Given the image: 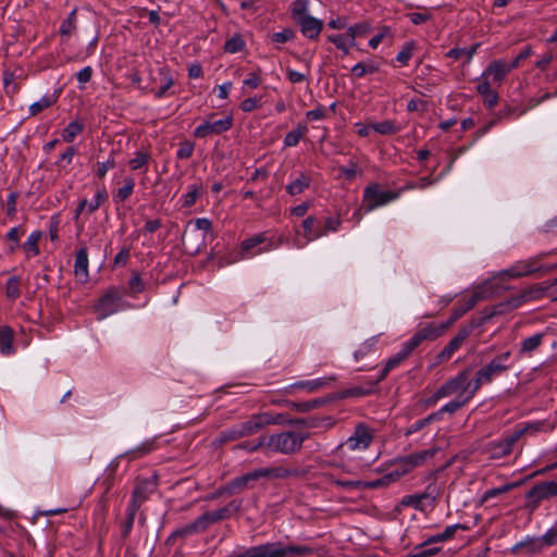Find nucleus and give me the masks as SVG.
Returning a JSON list of instances; mask_svg holds the SVG:
<instances>
[{
    "label": "nucleus",
    "mask_w": 557,
    "mask_h": 557,
    "mask_svg": "<svg viewBox=\"0 0 557 557\" xmlns=\"http://www.w3.org/2000/svg\"><path fill=\"white\" fill-rule=\"evenodd\" d=\"M330 379H317V380H310V381H300L293 385L295 388H304L308 392H314L319 388L325 386L327 384V381Z\"/></svg>",
    "instance_id": "nucleus-50"
},
{
    "label": "nucleus",
    "mask_w": 557,
    "mask_h": 557,
    "mask_svg": "<svg viewBox=\"0 0 557 557\" xmlns=\"http://www.w3.org/2000/svg\"><path fill=\"white\" fill-rule=\"evenodd\" d=\"M265 440H267L265 436H260L259 438H257L255 441L243 442L237 447L245 449L247 451H256L259 448L265 446Z\"/></svg>",
    "instance_id": "nucleus-60"
},
{
    "label": "nucleus",
    "mask_w": 557,
    "mask_h": 557,
    "mask_svg": "<svg viewBox=\"0 0 557 557\" xmlns=\"http://www.w3.org/2000/svg\"><path fill=\"white\" fill-rule=\"evenodd\" d=\"M543 337H544V334L539 333V334H535L531 337L523 339L521 343L520 354H530V352L536 350L541 346V344L543 342Z\"/></svg>",
    "instance_id": "nucleus-44"
},
{
    "label": "nucleus",
    "mask_w": 557,
    "mask_h": 557,
    "mask_svg": "<svg viewBox=\"0 0 557 557\" xmlns=\"http://www.w3.org/2000/svg\"><path fill=\"white\" fill-rule=\"evenodd\" d=\"M83 132V126L78 122H71L62 133V138L66 143H71L74 138Z\"/></svg>",
    "instance_id": "nucleus-53"
},
{
    "label": "nucleus",
    "mask_w": 557,
    "mask_h": 557,
    "mask_svg": "<svg viewBox=\"0 0 557 557\" xmlns=\"http://www.w3.org/2000/svg\"><path fill=\"white\" fill-rule=\"evenodd\" d=\"M326 404V399L324 398H315V399H312V400H308V401H292V400H286V405L297 411V412H308L314 408H318L322 405Z\"/></svg>",
    "instance_id": "nucleus-33"
},
{
    "label": "nucleus",
    "mask_w": 557,
    "mask_h": 557,
    "mask_svg": "<svg viewBox=\"0 0 557 557\" xmlns=\"http://www.w3.org/2000/svg\"><path fill=\"white\" fill-rule=\"evenodd\" d=\"M243 437L252 435L265 426L263 413L255 414L249 420L237 424Z\"/></svg>",
    "instance_id": "nucleus-27"
},
{
    "label": "nucleus",
    "mask_w": 557,
    "mask_h": 557,
    "mask_svg": "<svg viewBox=\"0 0 557 557\" xmlns=\"http://www.w3.org/2000/svg\"><path fill=\"white\" fill-rule=\"evenodd\" d=\"M519 299L520 298H517V296H513L505 301H502L497 305L492 306V309H493L492 314L502 315V314H506V313L519 308L521 306Z\"/></svg>",
    "instance_id": "nucleus-37"
},
{
    "label": "nucleus",
    "mask_w": 557,
    "mask_h": 557,
    "mask_svg": "<svg viewBox=\"0 0 557 557\" xmlns=\"http://www.w3.org/2000/svg\"><path fill=\"white\" fill-rule=\"evenodd\" d=\"M54 101H55V99H53L52 97L44 96L40 100H38L29 106V114L32 116L37 115L45 109L51 107L54 103Z\"/></svg>",
    "instance_id": "nucleus-51"
},
{
    "label": "nucleus",
    "mask_w": 557,
    "mask_h": 557,
    "mask_svg": "<svg viewBox=\"0 0 557 557\" xmlns=\"http://www.w3.org/2000/svg\"><path fill=\"white\" fill-rule=\"evenodd\" d=\"M102 193L98 190L91 200L84 199L76 208V216L81 214H90L97 210L101 205Z\"/></svg>",
    "instance_id": "nucleus-32"
},
{
    "label": "nucleus",
    "mask_w": 557,
    "mask_h": 557,
    "mask_svg": "<svg viewBox=\"0 0 557 557\" xmlns=\"http://www.w3.org/2000/svg\"><path fill=\"white\" fill-rule=\"evenodd\" d=\"M233 125L232 116L216 120L214 122H205L195 128L194 135L198 138H205L211 134H222L228 131Z\"/></svg>",
    "instance_id": "nucleus-15"
},
{
    "label": "nucleus",
    "mask_w": 557,
    "mask_h": 557,
    "mask_svg": "<svg viewBox=\"0 0 557 557\" xmlns=\"http://www.w3.org/2000/svg\"><path fill=\"white\" fill-rule=\"evenodd\" d=\"M150 160L151 156L148 151H137L135 158L131 159L128 164L133 171H136L146 166Z\"/></svg>",
    "instance_id": "nucleus-48"
},
{
    "label": "nucleus",
    "mask_w": 557,
    "mask_h": 557,
    "mask_svg": "<svg viewBox=\"0 0 557 557\" xmlns=\"http://www.w3.org/2000/svg\"><path fill=\"white\" fill-rule=\"evenodd\" d=\"M41 237H42L41 231H34L33 233H30V235L27 237V239L23 243L22 248L25 251L27 259L36 257L40 253L39 242H40Z\"/></svg>",
    "instance_id": "nucleus-28"
},
{
    "label": "nucleus",
    "mask_w": 557,
    "mask_h": 557,
    "mask_svg": "<svg viewBox=\"0 0 557 557\" xmlns=\"http://www.w3.org/2000/svg\"><path fill=\"white\" fill-rule=\"evenodd\" d=\"M470 400V396H465L463 394H459L457 398L450 400L445 406L441 408V412L443 413H455L460 408H462Z\"/></svg>",
    "instance_id": "nucleus-46"
},
{
    "label": "nucleus",
    "mask_w": 557,
    "mask_h": 557,
    "mask_svg": "<svg viewBox=\"0 0 557 557\" xmlns=\"http://www.w3.org/2000/svg\"><path fill=\"white\" fill-rule=\"evenodd\" d=\"M557 251L552 250L550 252H542L535 258H530L524 261H519L516 264H513L510 269L504 271L503 275H507L509 277H521L525 275H530L536 271H540L542 269L541 265H539V260L544 259L545 257L549 255H555Z\"/></svg>",
    "instance_id": "nucleus-8"
},
{
    "label": "nucleus",
    "mask_w": 557,
    "mask_h": 557,
    "mask_svg": "<svg viewBox=\"0 0 557 557\" xmlns=\"http://www.w3.org/2000/svg\"><path fill=\"white\" fill-rule=\"evenodd\" d=\"M288 424L302 425L307 429H315L322 425L331 426L333 422L331 417H306L289 420Z\"/></svg>",
    "instance_id": "nucleus-25"
},
{
    "label": "nucleus",
    "mask_w": 557,
    "mask_h": 557,
    "mask_svg": "<svg viewBox=\"0 0 557 557\" xmlns=\"http://www.w3.org/2000/svg\"><path fill=\"white\" fill-rule=\"evenodd\" d=\"M447 329V324L445 323L436 324L432 322L419 327L418 331L405 343L412 351H414L423 342L435 341L442 336Z\"/></svg>",
    "instance_id": "nucleus-5"
},
{
    "label": "nucleus",
    "mask_w": 557,
    "mask_h": 557,
    "mask_svg": "<svg viewBox=\"0 0 557 557\" xmlns=\"http://www.w3.org/2000/svg\"><path fill=\"white\" fill-rule=\"evenodd\" d=\"M522 436V432H515L505 438L491 442L487 446V450L490 451L492 458H502L511 454L513 446Z\"/></svg>",
    "instance_id": "nucleus-14"
},
{
    "label": "nucleus",
    "mask_w": 557,
    "mask_h": 557,
    "mask_svg": "<svg viewBox=\"0 0 557 557\" xmlns=\"http://www.w3.org/2000/svg\"><path fill=\"white\" fill-rule=\"evenodd\" d=\"M380 382H376V380H375V381H370V382L366 383L364 385H357V386H352V387L343 389L342 392H339V398H356V397L372 395L376 392L375 387Z\"/></svg>",
    "instance_id": "nucleus-23"
},
{
    "label": "nucleus",
    "mask_w": 557,
    "mask_h": 557,
    "mask_svg": "<svg viewBox=\"0 0 557 557\" xmlns=\"http://www.w3.org/2000/svg\"><path fill=\"white\" fill-rule=\"evenodd\" d=\"M296 24L300 27L301 34L310 40L318 39L324 26L322 20L312 15L300 16Z\"/></svg>",
    "instance_id": "nucleus-17"
},
{
    "label": "nucleus",
    "mask_w": 557,
    "mask_h": 557,
    "mask_svg": "<svg viewBox=\"0 0 557 557\" xmlns=\"http://www.w3.org/2000/svg\"><path fill=\"white\" fill-rule=\"evenodd\" d=\"M548 289V286H545L543 284H534L521 292V294L517 295V298H520V305L533 300L539 299L542 296L545 295L546 290Z\"/></svg>",
    "instance_id": "nucleus-31"
},
{
    "label": "nucleus",
    "mask_w": 557,
    "mask_h": 557,
    "mask_svg": "<svg viewBox=\"0 0 557 557\" xmlns=\"http://www.w3.org/2000/svg\"><path fill=\"white\" fill-rule=\"evenodd\" d=\"M540 541L545 546H553L557 544V527L549 529Z\"/></svg>",
    "instance_id": "nucleus-64"
},
{
    "label": "nucleus",
    "mask_w": 557,
    "mask_h": 557,
    "mask_svg": "<svg viewBox=\"0 0 557 557\" xmlns=\"http://www.w3.org/2000/svg\"><path fill=\"white\" fill-rule=\"evenodd\" d=\"M261 82V70L258 69L257 71L249 73L248 77L244 79L243 84L250 89H255L260 86Z\"/></svg>",
    "instance_id": "nucleus-61"
},
{
    "label": "nucleus",
    "mask_w": 557,
    "mask_h": 557,
    "mask_svg": "<svg viewBox=\"0 0 557 557\" xmlns=\"http://www.w3.org/2000/svg\"><path fill=\"white\" fill-rule=\"evenodd\" d=\"M511 356L510 351H505L494 359H492L487 364L478 370V374L485 383H491L494 377L500 375L502 373L508 371L510 369V364L507 363Z\"/></svg>",
    "instance_id": "nucleus-7"
},
{
    "label": "nucleus",
    "mask_w": 557,
    "mask_h": 557,
    "mask_svg": "<svg viewBox=\"0 0 557 557\" xmlns=\"http://www.w3.org/2000/svg\"><path fill=\"white\" fill-rule=\"evenodd\" d=\"M413 351L410 349V347L403 343L401 348L398 352H396L394 356H392L385 363L384 368L382 369L379 377L376 379V382L383 381L389 371L398 367L403 361H405Z\"/></svg>",
    "instance_id": "nucleus-19"
},
{
    "label": "nucleus",
    "mask_w": 557,
    "mask_h": 557,
    "mask_svg": "<svg viewBox=\"0 0 557 557\" xmlns=\"http://www.w3.org/2000/svg\"><path fill=\"white\" fill-rule=\"evenodd\" d=\"M77 153V149L74 146H70L59 157L55 162V166L58 170H64L69 164H71L74 156Z\"/></svg>",
    "instance_id": "nucleus-52"
},
{
    "label": "nucleus",
    "mask_w": 557,
    "mask_h": 557,
    "mask_svg": "<svg viewBox=\"0 0 557 557\" xmlns=\"http://www.w3.org/2000/svg\"><path fill=\"white\" fill-rule=\"evenodd\" d=\"M371 127L381 135H394L400 131V126L396 125L395 122L389 120L372 123Z\"/></svg>",
    "instance_id": "nucleus-43"
},
{
    "label": "nucleus",
    "mask_w": 557,
    "mask_h": 557,
    "mask_svg": "<svg viewBox=\"0 0 557 557\" xmlns=\"http://www.w3.org/2000/svg\"><path fill=\"white\" fill-rule=\"evenodd\" d=\"M525 508L531 512L536 510L542 500L547 499L545 490L542 487L541 483L534 485L527 494H525Z\"/></svg>",
    "instance_id": "nucleus-26"
},
{
    "label": "nucleus",
    "mask_w": 557,
    "mask_h": 557,
    "mask_svg": "<svg viewBox=\"0 0 557 557\" xmlns=\"http://www.w3.org/2000/svg\"><path fill=\"white\" fill-rule=\"evenodd\" d=\"M311 177L308 174L301 173L295 181L286 186V191L290 196L301 194L310 186Z\"/></svg>",
    "instance_id": "nucleus-35"
},
{
    "label": "nucleus",
    "mask_w": 557,
    "mask_h": 557,
    "mask_svg": "<svg viewBox=\"0 0 557 557\" xmlns=\"http://www.w3.org/2000/svg\"><path fill=\"white\" fill-rule=\"evenodd\" d=\"M487 297L488 295L486 289L483 286H480L472 293V295L465 301L463 305L455 307L453 309L450 318L444 323L447 324V327H449L457 320H459L466 312L471 310L479 301L484 300Z\"/></svg>",
    "instance_id": "nucleus-12"
},
{
    "label": "nucleus",
    "mask_w": 557,
    "mask_h": 557,
    "mask_svg": "<svg viewBox=\"0 0 557 557\" xmlns=\"http://www.w3.org/2000/svg\"><path fill=\"white\" fill-rule=\"evenodd\" d=\"M76 28V10H73L69 16L61 23L60 34L70 36Z\"/></svg>",
    "instance_id": "nucleus-54"
},
{
    "label": "nucleus",
    "mask_w": 557,
    "mask_h": 557,
    "mask_svg": "<svg viewBox=\"0 0 557 557\" xmlns=\"http://www.w3.org/2000/svg\"><path fill=\"white\" fill-rule=\"evenodd\" d=\"M438 448L433 447L430 449L417 451L400 458H397L394 461V469L392 473L396 480H399L403 475L409 473L414 468L423 465L428 459H431L435 456Z\"/></svg>",
    "instance_id": "nucleus-2"
},
{
    "label": "nucleus",
    "mask_w": 557,
    "mask_h": 557,
    "mask_svg": "<svg viewBox=\"0 0 557 557\" xmlns=\"http://www.w3.org/2000/svg\"><path fill=\"white\" fill-rule=\"evenodd\" d=\"M260 472V476L262 478H271V479H288L292 476H300L302 471L298 468H285V467H268V468H258Z\"/></svg>",
    "instance_id": "nucleus-20"
},
{
    "label": "nucleus",
    "mask_w": 557,
    "mask_h": 557,
    "mask_svg": "<svg viewBox=\"0 0 557 557\" xmlns=\"http://www.w3.org/2000/svg\"><path fill=\"white\" fill-rule=\"evenodd\" d=\"M200 186L191 185L189 191L183 197V206L187 208L194 206L200 195Z\"/></svg>",
    "instance_id": "nucleus-58"
},
{
    "label": "nucleus",
    "mask_w": 557,
    "mask_h": 557,
    "mask_svg": "<svg viewBox=\"0 0 557 557\" xmlns=\"http://www.w3.org/2000/svg\"><path fill=\"white\" fill-rule=\"evenodd\" d=\"M74 274L79 282L88 278V253L86 248H81L75 256Z\"/></svg>",
    "instance_id": "nucleus-24"
},
{
    "label": "nucleus",
    "mask_w": 557,
    "mask_h": 557,
    "mask_svg": "<svg viewBox=\"0 0 557 557\" xmlns=\"http://www.w3.org/2000/svg\"><path fill=\"white\" fill-rule=\"evenodd\" d=\"M14 332L10 326L0 327V351L4 356L14 352L13 347Z\"/></svg>",
    "instance_id": "nucleus-29"
},
{
    "label": "nucleus",
    "mask_w": 557,
    "mask_h": 557,
    "mask_svg": "<svg viewBox=\"0 0 557 557\" xmlns=\"http://www.w3.org/2000/svg\"><path fill=\"white\" fill-rule=\"evenodd\" d=\"M327 40L336 46L339 50L343 51L344 54L349 53V40L345 35H329Z\"/></svg>",
    "instance_id": "nucleus-55"
},
{
    "label": "nucleus",
    "mask_w": 557,
    "mask_h": 557,
    "mask_svg": "<svg viewBox=\"0 0 557 557\" xmlns=\"http://www.w3.org/2000/svg\"><path fill=\"white\" fill-rule=\"evenodd\" d=\"M342 225L339 216H327L322 223L325 235L330 232H336Z\"/></svg>",
    "instance_id": "nucleus-63"
},
{
    "label": "nucleus",
    "mask_w": 557,
    "mask_h": 557,
    "mask_svg": "<svg viewBox=\"0 0 557 557\" xmlns=\"http://www.w3.org/2000/svg\"><path fill=\"white\" fill-rule=\"evenodd\" d=\"M158 486V478L157 475H152L146 479H137L133 494L132 502L129 507L134 509H139L140 506L149 499L150 495L157 491Z\"/></svg>",
    "instance_id": "nucleus-6"
},
{
    "label": "nucleus",
    "mask_w": 557,
    "mask_h": 557,
    "mask_svg": "<svg viewBox=\"0 0 557 557\" xmlns=\"http://www.w3.org/2000/svg\"><path fill=\"white\" fill-rule=\"evenodd\" d=\"M379 71V65L372 61L359 62L352 66L351 73L354 76L360 78L368 74H374Z\"/></svg>",
    "instance_id": "nucleus-40"
},
{
    "label": "nucleus",
    "mask_w": 557,
    "mask_h": 557,
    "mask_svg": "<svg viewBox=\"0 0 557 557\" xmlns=\"http://www.w3.org/2000/svg\"><path fill=\"white\" fill-rule=\"evenodd\" d=\"M21 277L20 276H11L5 284V296L15 300L21 296Z\"/></svg>",
    "instance_id": "nucleus-45"
},
{
    "label": "nucleus",
    "mask_w": 557,
    "mask_h": 557,
    "mask_svg": "<svg viewBox=\"0 0 557 557\" xmlns=\"http://www.w3.org/2000/svg\"><path fill=\"white\" fill-rule=\"evenodd\" d=\"M373 436L367 425L359 423L356 425L351 436L345 443H342L338 448H347L350 451L357 449H367L372 443Z\"/></svg>",
    "instance_id": "nucleus-9"
},
{
    "label": "nucleus",
    "mask_w": 557,
    "mask_h": 557,
    "mask_svg": "<svg viewBox=\"0 0 557 557\" xmlns=\"http://www.w3.org/2000/svg\"><path fill=\"white\" fill-rule=\"evenodd\" d=\"M304 236L307 242H312L325 235L322 222L310 215L302 222Z\"/></svg>",
    "instance_id": "nucleus-22"
},
{
    "label": "nucleus",
    "mask_w": 557,
    "mask_h": 557,
    "mask_svg": "<svg viewBox=\"0 0 557 557\" xmlns=\"http://www.w3.org/2000/svg\"><path fill=\"white\" fill-rule=\"evenodd\" d=\"M125 294L126 292L124 289L121 290L115 287L107 289V317L131 307V305L124 300Z\"/></svg>",
    "instance_id": "nucleus-18"
},
{
    "label": "nucleus",
    "mask_w": 557,
    "mask_h": 557,
    "mask_svg": "<svg viewBox=\"0 0 557 557\" xmlns=\"http://www.w3.org/2000/svg\"><path fill=\"white\" fill-rule=\"evenodd\" d=\"M430 478L433 479V482H431L426 486L425 491L421 494L422 497H424V499L429 502L428 506L433 508L437 504V500L441 496V487L435 483V472L431 473Z\"/></svg>",
    "instance_id": "nucleus-34"
},
{
    "label": "nucleus",
    "mask_w": 557,
    "mask_h": 557,
    "mask_svg": "<svg viewBox=\"0 0 557 557\" xmlns=\"http://www.w3.org/2000/svg\"><path fill=\"white\" fill-rule=\"evenodd\" d=\"M263 418H264L265 426L270 425V424H278V425L288 424V421L290 420V419H288V416L286 413L265 412V413H263Z\"/></svg>",
    "instance_id": "nucleus-56"
},
{
    "label": "nucleus",
    "mask_w": 557,
    "mask_h": 557,
    "mask_svg": "<svg viewBox=\"0 0 557 557\" xmlns=\"http://www.w3.org/2000/svg\"><path fill=\"white\" fill-rule=\"evenodd\" d=\"M370 30L368 23H359L350 26L346 33L350 47L356 45V38L364 36Z\"/></svg>",
    "instance_id": "nucleus-42"
},
{
    "label": "nucleus",
    "mask_w": 557,
    "mask_h": 557,
    "mask_svg": "<svg viewBox=\"0 0 557 557\" xmlns=\"http://www.w3.org/2000/svg\"><path fill=\"white\" fill-rule=\"evenodd\" d=\"M194 149H195L194 143H191L189 140L182 141L180 144V148L176 152L177 159H182V160L189 159L193 156Z\"/></svg>",
    "instance_id": "nucleus-59"
},
{
    "label": "nucleus",
    "mask_w": 557,
    "mask_h": 557,
    "mask_svg": "<svg viewBox=\"0 0 557 557\" xmlns=\"http://www.w3.org/2000/svg\"><path fill=\"white\" fill-rule=\"evenodd\" d=\"M400 504L406 507H412L419 511H424L428 507L424 497H422V494L406 495L400 500Z\"/></svg>",
    "instance_id": "nucleus-41"
},
{
    "label": "nucleus",
    "mask_w": 557,
    "mask_h": 557,
    "mask_svg": "<svg viewBox=\"0 0 557 557\" xmlns=\"http://www.w3.org/2000/svg\"><path fill=\"white\" fill-rule=\"evenodd\" d=\"M292 17L295 22L298 21L300 16H308L309 14V8H308V0H295L292 3Z\"/></svg>",
    "instance_id": "nucleus-49"
},
{
    "label": "nucleus",
    "mask_w": 557,
    "mask_h": 557,
    "mask_svg": "<svg viewBox=\"0 0 557 557\" xmlns=\"http://www.w3.org/2000/svg\"><path fill=\"white\" fill-rule=\"evenodd\" d=\"M243 435L237 424L221 431L214 440V443L219 446H222L228 442H233L242 438Z\"/></svg>",
    "instance_id": "nucleus-36"
},
{
    "label": "nucleus",
    "mask_w": 557,
    "mask_h": 557,
    "mask_svg": "<svg viewBox=\"0 0 557 557\" xmlns=\"http://www.w3.org/2000/svg\"><path fill=\"white\" fill-rule=\"evenodd\" d=\"M397 197V191L384 190L380 188L379 184H372L364 188L363 205L366 207V211L369 212L395 200Z\"/></svg>",
    "instance_id": "nucleus-4"
},
{
    "label": "nucleus",
    "mask_w": 557,
    "mask_h": 557,
    "mask_svg": "<svg viewBox=\"0 0 557 557\" xmlns=\"http://www.w3.org/2000/svg\"><path fill=\"white\" fill-rule=\"evenodd\" d=\"M260 479L261 476L259 469H255L253 471L232 479L231 481L227 482L226 491L228 492V496L238 494L246 488L253 487V483Z\"/></svg>",
    "instance_id": "nucleus-16"
},
{
    "label": "nucleus",
    "mask_w": 557,
    "mask_h": 557,
    "mask_svg": "<svg viewBox=\"0 0 557 557\" xmlns=\"http://www.w3.org/2000/svg\"><path fill=\"white\" fill-rule=\"evenodd\" d=\"M480 47L479 42L473 44L469 48H453L446 52V58L459 60L465 58V63H469L473 55L476 53L478 48Z\"/></svg>",
    "instance_id": "nucleus-30"
},
{
    "label": "nucleus",
    "mask_w": 557,
    "mask_h": 557,
    "mask_svg": "<svg viewBox=\"0 0 557 557\" xmlns=\"http://www.w3.org/2000/svg\"><path fill=\"white\" fill-rule=\"evenodd\" d=\"M468 377V371L460 372L457 376L447 381L437 389V396L447 397L459 391H461L460 394L465 395L471 386V381H469Z\"/></svg>",
    "instance_id": "nucleus-13"
},
{
    "label": "nucleus",
    "mask_w": 557,
    "mask_h": 557,
    "mask_svg": "<svg viewBox=\"0 0 557 557\" xmlns=\"http://www.w3.org/2000/svg\"><path fill=\"white\" fill-rule=\"evenodd\" d=\"M509 72H511V69L504 60H494L482 73V77L491 76L494 82L500 84Z\"/></svg>",
    "instance_id": "nucleus-21"
},
{
    "label": "nucleus",
    "mask_w": 557,
    "mask_h": 557,
    "mask_svg": "<svg viewBox=\"0 0 557 557\" xmlns=\"http://www.w3.org/2000/svg\"><path fill=\"white\" fill-rule=\"evenodd\" d=\"M276 245H274L264 233L262 234H256L245 240L240 244V250L243 255L245 256H255L257 253L268 251L272 248H275Z\"/></svg>",
    "instance_id": "nucleus-10"
},
{
    "label": "nucleus",
    "mask_w": 557,
    "mask_h": 557,
    "mask_svg": "<svg viewBox=\"0 0 557 557\" xmlns=\"http://www.w3.org/2000/svg\"><path fill=\"white\" fill-rule=\"evenodd\" d=\"M135 187V181L133 177H125L122 187L113 191V199L117 202L125 201L132 194Z\"/></svg>",
    "instance_id": "nucleus-38"
},
{
    "label": "nucleus",
    "mask_w": 557,
    "mask_h": 557,
    "mask_svg": "<svg viewBox=\"0 0 557 557\" xmlns=\"http://www.w3.org/2000/svg\"><path fill=\"white\" fill-rule=\"evenodd\" d=\"M245 47V40L239 34H236L225 41L224 51L227 53H236L243 51Z\"/></svg>",
    "instance_id": "nucleus-47"
},
{
    "label": "nucleus",
    "mask_w": 557,
    "mask_h": 557,
    "mask_svg": "<svg viewBox=\"0 0 557 557\" xmlns=\"http://www.w3.org/2000/svg\"><path fill=\"white\" fill-rule=\"evenodd\" d=\"M414 46H416L414 41L406 42L405 46L403 47V49L398 52V54L396 57V60L399 63H401L403 65H407L408 61L412 57V52H413Z\"/></svg>",
    "instance_id": "nucleus-57"
},
{
    "label": "nucleus",
    "mask_w": 557,
    "mask_h": 557,
    "mask_svg": "<svg viewBox=\"0 0 557 557\" xmlns=\"http://www.w3.org/2000/svg\"><path fill=\"white\" fill-rule=\"evenodd\" d=\"M308 132V128L305 124H298L296 129L288 132L284 137V146L285 147H295L298 145L299 140L305 136Z\"/></svg>",
    "instance_id": "nucleus-39"
},
{
    "label": "nucleus",
    "mask_w": 557,
    "mask_h": 557,
    "mask_svg": "<svg viewBox=\"0 0 557 557\" xmlns=\"http://www.w3.org/2000/svg\"><path fill=\"white\" fill-rule=\"evenodd\" d=\"M175 535H177V537H187L189 535H193V534H199V530L197 528V524L195 522V520L190 523H187L185 524L184 527L180 528V529H176L175 531Z\"/></svg>",
    "instance_id": "nucleus-62"
},
{
    "label": "nucleus",
    "mask_w": 557,
    "mask_h": 557,
    "mask_svg": "<svg viewBox=\"0 0 557 557\" xmlns=\"http://www.w3.org/2000/svg\"><path fill=\"white\" fill-rule=\"evenodd\" d=\"M474 330L473 324L462 326L458 333L448 342V344L437 355V362H444L453 356V354L460 348L463 342L471 335Z\"/></svg>",
    "instance_id": "nucleus-11"
},
{
    "label": "nucleus",
    "mask_w": 557,
    "mask_h": 557,
    "mask_svg": "<svg viewBox=\"0 0 557 557\" xmlns=\"http://www.w3.org/2000/svg\"><path fill=\"white\" fill-rule=\"evenodd\" d=\"M243 502L240 499H233L226 506L212 511H206L195 522L200 533L205 532L211 524L218 523L222 520L228 519L235 513L239 512Z\"/></svg>",
    "instance_id": "nucleus-3"
},
{
    "label": "nucleus",
    "mask_w": 557,
    "mask_h": 557,
    "mask_svg": "<svg viewBox=\"0 0 557 557\" xmlns=\"http://www.w3.org/2000/svg\"><path fill=\"white\" fill-rule=\"evenodd\" d=\"M308 437V433H300L296 431H283L270 435L265 440V447L274 453L293 455L301 449L304 442Z\"/></svg>",
    "instance_id": "nucleus-1"
}]
</instances>
